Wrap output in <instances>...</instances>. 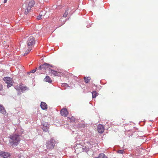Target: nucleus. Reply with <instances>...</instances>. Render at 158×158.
<instances>
[{
	"mask_svg": "<svg viewBox=\"0 0 158 158\" xmlns=\"http://www.w3.org/2000/svg\"><path fill=\"white\" fill-rule=\"evenodd\" d=\"M84 80L85 82L87 83H88L90 80L91 78L90 77H84Z\"/></svg>",
	"mask_w": 158,
	"mask_h": 158,
	"instance_id": "obj_18",
	"label": "nucleus"
},
{
	"mask_svg": "<svg viewBox=\"0 0 158 158\" xmlns=\"http://www.w3.org/2000/svg\"><path fill=\"white\" fill-rule=\"evenodd\" d=\"M0 156L3 158H10V155L9 152L0 151Z\"/></svg>",
	"mask_w": 158,
	"mask_h": 158,
	"instance_id": "obj_8",
	"label": "nucleus"
},
{
	"mask_svg": "<svg viewBox=\"0 0 158 158\" xmlns=\"http://www.w3.org/2000/svg\"><path fill=\"white\" fill-rule=\"evenodd\" d=\"M64 23H65V22H63V24H64Z\"/></svg>",
	"mask_w": 158,
	"mask_h": 158,
	"instance_id": "obj_29",
	"label": "nucleus"
},
{
	"mask_svg": "<svg viewBox=\"0 0 158 158\" xmlns=\"http://www.w3.org/2000/svg\"><path fill=\"white\" fill-rule=\"evenodd\" d=\"M71 119L72 121H73V120L74 121L75 119L73 117H72V118Z\"/></svg>",
	"mask_w": 158,
	"mask_h": 158,
	"instance_id": "obj_26",
	"label": "nucleus"
},
{
	"mask_svg": "<svg viewBox=\"0 0 158 158\" xmlns=\"http://www.w3.org/2000/svg\"><path fill=\"white\" fill-rule=\"evenodd\" d=\"M68 12H67V10L65 11V13L63 15V17H66L68 15Z\"/></svg>",
	"mask_w": 158,
	"mask_h": 158,
	"instance_id": "obj_20",
	"label": "nucleus"
},
{
	"mask_svg": "<svg viewBox=\"0 0 158 158\" xmlns=\"http://www.w3.org/2000/svg\"><path fill=\"white\" fill-rule=\"evenodd\" d=\"M97 95V93L96 91H93L92 93V97L93 98H95Z\"/></svg>",
	"mask_w": 158,
	"mask_h": 158,
	"instance_id": "obj_19",
	"label": "nucleus"
},
{
	"mask_svg": "<svg viewBox=\"0 0 158 158\" xmlns=\"http://www.w3.org/2000/svg\"><path fill=\"white\" fill-rule=\"evenodd\" d=\"M94 158H107V156L103 153H100L97 157Z\"/></svg>",
	"mask_w": 158,
	"mask_h": 158,
	"instance_id": "obj_15",
	"label": "nucleus"
},
{
	"mask_svg": "<svg viewBox=\"0 0 158 158\" xmlns=\"http://www.w3.org/2000/svg\"><path fill=\"white\" fill-rule=\"evenodd\" d=\"M41 108L44 110H45L47 108V105L46 103L44 102H41L40 104Z\"/></svg>",
	"mask_w": 158,
	"mask_h": 158,
	"instance_id": "obj_11",
	"label": "nucleus"
},
{
	"mask_svg": "<svg viewBox=\"0 0 158 158\" xmlns=\"http://www.w3.org/2000/svg\"><path fill=\"white\" fill-rule=\"evenodd\" d=\"M35 3V2L33 0L30 1L27 6L25 4L23 5V7L25 9V14L27 15L28 13L31 12V8L34 6Z\"/></svg>",
	"mask_w": 158,
	"mask_h": 158,
	"instance_id": "obj_2",
	"label": "nucleus"
},
{
	"mask_svg": "<svg viewBox=\"0 0 158 158\" xmlns=\"http://www.w3.org/2000/svg\"><path fill=\"white\" fill-rule=\"evenodd\" d=\"M124 152V150H119L118 151V153L119 154H123Z\"/></svg>",
	"mask_w": 158,
	"mask_h": 158,
	"instance_id": "obj_22",
	"label": "nucleus"
},
{
	"mask_svg": "<svg viewBox=\"0 0 158 158\" xmlns=\"http://www.w3.org/2000/svg\"><path fill=\"white\" fill-rule=\"evenodd\" d=\"M2 85L1 84H0V90H2Z\"/></svg>",
	"mask_w": 158,
	"mask_h": 158,
	"instance_id": "obj_23",
	"label": "nucleus"
},
{
	"mask_svg": "<svg viewBox=\"0 0 158 158\" xmlns=\"http://www.w3.org/2000/svg\"><path fill=\"white\" fill-rule=\"evenodd\" d=\"M97 130L99 133H102L104 130L103 126L101 124L98 125L97 127Z\"/></svg>",
	"mask_w": 158,
	"mask_h": 158,
	"instance_id": "obj_10",
	"label": "nucleus"
},
{
	"mask_svg": "<svg viewBox=\"0 0 158 158\" xmlns=\"http://www.w3.org/2000/svg\"><path fill=\"white\" fill-rule=\"evenodd\" d=\"M60 113L61 115L64 116H67L68 114V112L66 108L62 109L60 111Z\"/></svg>",
	"mask_w": 158,
	"mask_h": 158,
	"instance_id": "obj_9",
	"label": "nucleus"
},
{
	"mask_svg": "<svg viewBox=\"0 0 158 158\" xmlns=\"http://www.w3.org/2000/svg\"><path fill=\"white\" fill-rule=\"evenodd\" d=\"M19 88L22 92L27 90L29 89V88L27 87L26 86L21 85L20 87Z\"/></svg>",
	"mask_w": 158,
	"mask_h": 158,
	"instance_id": "obj_13",
	"label": "nucleus"
},
{
	"mask_svg": "<svg viewBox=\"0 0 158 158\" xmlns=\"http://www.w3.org/2000/svg\"><path fill=\"white\" fill-rule=\"evenodd\" d=\"M20 136L17 134L10 135L9 138V143L13 147L17 146L20 140Z\"/></svg>",
	"mask_w": 158,
	"mask_h": 158,
	"instance_id": "obj_1",
	"label": "nucleus"
},
{
	"mask_svg": "<svg viewBox=\"0 0 158 158\" xmlns=\"http://www.w3.org/2000/svg\"><path fill=\"white\" fill-rule=\"evenodd\" d=\"M49 73L50 74L53 75L55 76L57 75L58 74V73L57 71L53 70L51 69L50 70V71H49Z\"/></svg>",
	"mask_w": 158,
	"mask_h": 158,
	"instance_id": "obj_14",
	"label": "nucleus"
},
{
	"mask_svg": "<svg viewBox=\"0 0 158 158\" xmlns=\"http://www.w3.org/2000/svg\"><path fill=\"white\" fill-rule=\"evenodd\" d=\"M55 143V140L52 138L50 141H47L46 142V145L47 148L49 149H53Z\"/></svg>",
	"mask_w": 158,
	"mask_h": 158,
	"instance_id": "obj_5",
	"label": "nucleus"
},
{
	"mask_svg": "<svg viewBox=\"0 0 158 158\" xmlns=\"http://www.w3.org/2000/svg\"><path fill=\"white\" fill-rule=\"evenodd\" d=\"M44 81L46 82L51 83L52 82V80L50 77L48 76H46L44 79Z\"/></svg>",
	"mask_w": 158,
	"mask_h": 158,
	"instance_id": "obj_16",
	"label": "nucleus"
},
{
	"mask_svg": "<svg viewBox=\"0 0 158 158\" xmlns=\"http://www.w3.org/2000/svg\"><path fill=\"white\" fill-rule=\"evenodd\" d=\"M62 19L61 18L60 19V21H62Z\"/></svg>",
	"mask_w": 158,
	"mask_h": 158,
	"instance_id": "obj_28",
	"label": "nucleus"
},
{
	"mask_svg": "<svg viewBox=\"0 0 158 158\" xmlns=\"http://www.w3.org/2000/svg\"><path fill=\"white\" fill-rule=\"evenodd\" d=\"M45 14L44 12L42 11L39 14V16L37 17V19L38 20H40L42 18V17L43 15V14L44 15Z\"/></svg>",
	"mask_w": 158,
	"mask_h": 158,
	"instance_id": "obj_17",
	"label": "nucleus"
},
{
	"mask_svg": "<svg viewBox=\"0 0 158 158\" xmlns=\"http://www.w3.org/2000/svg\"><path fill=\"white\" fill-rule=\"evenodd\" d=\"M7 1V0H4V3H6Z\"/></svg>",
	"mask_w": 158,
	"mask_h": 158,
	"instance_id": "obj_27",
	"label": "nucleus"
},
{
	"mask_svg": "<svg viewBox=\"0 0 158 158\" xmlns=\"http://www.w3.org/2000/svg\"><path fill=\"white\" fill-rule=\"evenodd\" d=\"M3 80L7 84V87L8 88L12 86L14 83V81L12 78L10 77H5L3 78Z\"/></svg>",
	"mask_w": 158,
	"mask_h": 158,
	"instance_id": "obj_6",
	"label": "nucleus"
},
{
	"mask_svg": "<svg viewBox=\"0 0 158 158\" xmlns=\"http://www.w3.org/2000/svg\"><path fill=\"white\" fill-rule=\"evenodd\" d=\"M87 27H88V26H87Z\"/></svg>",
	"mask_w": 158,
	"mask_h": 158,
	"instance_id": "obj_30",
	"label": "nucleus"
},
{
	"mask_svg": "<svg viewBox=\"0 0 158 158\" xmlns=\"http://www.w3.org/2000/svg\"><path fill=\"white\" fill-rule=\"evenodd\" d=\"M49 125L48 123L44 122L41 125V128L45 132H47L49 128Z\"/></svg>",
	"mask_w": 158,
	"mask_h": 158,
	"instance_id": "obj_7",
	"label": "nucleus"
},
{
	"mask_svg": "<svg viewBox=\"0 0 158 158\" xmlns=\"http://www.w3.org/2000/svg\"><path fill=\"white\" fill-rule=\"evenodd\" d=\"M31 50H30V48H28V50L27 51H26V52L24 53V55L25 56V55H27Z\"/></svg>",
	"mask_w": 158,
	"mask_h": 158,
	"instance_id": "obj_21",
	"label": "nucleus"
},
{
	"mask_svg": "<svg viewBox=\"0 0 158 158\" xmlns=\"http://www.w3.org/2000/svg\"><path fill=\"white\" fill-rule=\"evenodd\" d=\"M50 67H52V66L49 64L45 63L44 64L40 66L37 69L40 70L44 69L45 70H48L50 71Z\"/></svg>",
	"mask_w": 158,
	"mask_h": 158,
	"instance_id": "obj_4",
	"label": "nucleus"
},
{
	"mask_svg": "<svg viewBox=\"0 0 158 158\" xmlns=\"http://www.w3.org/2000/svg\"><path fill=\"white\" fill-rule=\"evenodd\" d=\"M36 71V69H33V70H32L30 72V73H34Z\"/></svg>",
	"mask_w": 158,
	"mask_h": 158,
	"instance_id": "obj_25",
	"label": "nucleus"
},
{
	"mask_svg": "<svg viewBox=\"0 0 158 158\" xmlns=\"http://www.w3.org/2000/svg\"><path fill=\"white\" fill-rule=\"evenodd\" d=\"M27 43L28 48H30V50H31L35 43L34 38L32 36H30L27 40Z\"/></svg>",
	"mask_w": 158,
	"mask_h": 158,
	"instance_id": "obj_3",
	"label": "nucleus"
},
{
	"mask_svg": "<svg viewBox=\"0 0 158 158\" xmlns=\"http://www.w3.org/2000/svg\"><path fill=\"white\" fill-rule=\"evenodd\" d=\"M0 113H2L3 114H6V111L5 109L4 108L3 106L0 104Z\"/></svg>",
	"mask_w": 158,
	"mask_h": 158,
	"instance_id": "obj_12",
	"label": "nucleus"
},
{
	"mask_svg": "<svg viewBox=\"0 0 158 158\" xmlns=\"http://www.w3.org/2000/svg\"><path fill=\"white\" fill-rule=\"evenodd\" d=\"M63 85L64 86H68V85L66 83H64L62 84V86Z\"/></svg>",
	"mask_w": 158,
	"mask_h": 158,
	"instance_id": "obj_24",
	"label": "nucleus"
}]
</instances>
